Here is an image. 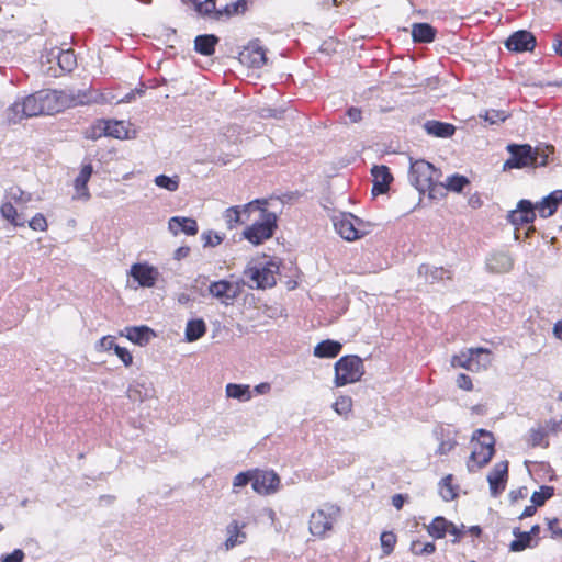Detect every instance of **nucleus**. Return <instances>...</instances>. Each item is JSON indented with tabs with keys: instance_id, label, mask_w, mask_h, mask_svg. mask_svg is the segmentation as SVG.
<instances>
[{
	"instance_id": "obj_57",
	"label": "nucleus",
	"mask_w": 562,
	"mask_h": 562,
	"mask_svg": "<svg viewBox=\"0 0 562 562\" xmlns=\"http://www.w3.org/2000/svg\"><path fill=\"white\" fill-rule=\"evenodd\" d=\"M546 425L550 434L562 432V417L559 420H549Z\"/></svg>"
},
{
	"instance_id": "obj_9",
	"label": "nucleus",
	"mask_w": 562,
	"mask_h": 562,
	"mask_svg": "<svg viewBox=\"0 0 562 562\" xmlns=\"http://www.w3.org/2000/svg\"><path fill=\"white\" fill-rule=\"evenodd\" d=\"M363 374L364 366L359 356H344L335 363V380L338 386L357 383Z\"/></svg>"
},
{
	"instance_id": "obj_40",
	"label": "nucleus",
	"mask_w": 562,
	"mask_h": 562,
	"mask_svg": "<svg viewBox=\"0 0 562 562\" xmlns=\"http://www.w3.org/2000/svg\"><path fill=\"white\" fill-rule=\"evenodd\" d=\"M554 153V147L551 145H541L533 148V156L536 157L533 167H543L549 162V158Z\"/></svg>"
},
{
	"instance_id": "obj_21",
	"label": "nucleus",
	"mask_w": 562,
	"mask_h": 562,
	"mask_svg": "<svg viewBox=\"0 0 562 562\" xmlns=\"http://www.w3.org/2000/svg\"><path fill=\"white\" fill-rule=\"evenodd\" d=\"M239 60L251 68H260L267 63L263 47L256 41L250 42L239 54Z\"/></svg>"
},
{
	"instance_id": "obj_15",
	"label": "nucleus",
	"mask_w": 562,
	"mask_h": 562,
	"mask_svg": "<svg viewBox=\"0 0 562 562\" xmlns=\"http://www.w3.org/2000/svg\"><path fill=\"white\" fill-rule=\"evenodd\" d=\"M243 284L239 281L218 280L211 282L209 293L220 303L228 306L240 295Z\"/></svg>"
},
{
	"instance_id": "obj_20",
	"label": "nucleus",
	"mask_w": 562,
	"mask_h": 562,
	"mask_svg": "<svg viewBox=\"0 0 562 562\" xmlns=\"http://www.w3.org/2000/svg\"><path fill=\"white\" fill-rule=\"evenodd\" d=\"M262 204L261 199H256L247 204L231 206L223 213V218L228 229H233L236 226L245 223L243 218V212H256V207Z\"/></svg>"
},
{
	"instance_id": "obj_56",
	"label": "nucleus",
	"mask_w": 562,
	"mask_h": 562,
	"mask_svg": "<svg viewBox=\"0 0 562 562\" xmlns=\"http://www.w3.org/2000/svg\"><path fill=\"white\" fill-rule=\"evenodd\" d=\"M457 445V441L454 439H448L440 442L438 447V453L440 454H447L449 453Z\"/></svg>"
},
{
	"instance_id": "obj_2",
	"label": "nucleus",
	"mask_w": 562,
	"mask_h": 562,
	"mask_svg": "<svg viewBox=\"0 0 562 562\" xmlns=\"http://www.w3.org/2000/svg\"><path fill=\"white\" fill-rule=\"evenodd\" d=\"M261 202L262 204L256 207L258 217L241 232L243 238L254 246L262 245L266 240L270 239L277 228V215L268 211L267 200H261Z\"/></svg>"
},
{
	"instance_id": "obj_8",
	"label": "nucleus",
	"mask_w": 562,
	"mask_h": 562,
	"mask_svg": "<svg viewBox=\"0 0 562 562\" xmlns=\"http://www.w3.org/2000/svg\"><path fill=\"white\" fill-rule=\"evenodd\" d=\"M493 352L486 348H468L451 358V367L463 368L480 372L486 370L493 362Z\"/></svg>"
},
{
	"instance_id": "obj_54",
	"label": "nucleus",
	"mask_w": 562,
	"mask_h": 562,
	"mask_svg": "<svg viewBox=\"0 0 562 562\" xmlns=\"http://www.w3.org/2000/svg\"><path fill=\"white\" fill-rule=\"evenodd\" d=\"M249 482L252 483V470L237 474L234 479L233 485L234 487H243Z\"/></svg>"
},
{
	"instance_id": "obj_38",
	"label": "nucleus",
	"mask_w": 562,
	"mask_h": 562,
	"mask_svg": "<svg viewBox=\"0 0 562 562\" xmlns=\"http://www.w3.org/2000/svg\"><path fill=\"white\" fill-rule=\"evenodd\" d=\"M109 123V131L108 136L114 137L117 139H125L130 137V123L125 121H110Z\"/></svg>"
},
{
	"instance_id": "obj_19",
	"label": "nucleus",
	"mask_w": 562,
	"mask_h": 562,
	"mask_svg": "<svg viewBox=\"0 0 562 562\" xmlns=\"http://www.w3.org/2000/svg\"><path fill=\"white\" fill-rule=\"evenodd\" d=\"M95 351L98 352H110L113 351L116 357L123 362L125 367H130L133 363V356L128 349L119 346L115 342V337L108 335L103 336L95 342Z\"/></svg>"
},
{
	"instance_id": "obj_39",
	"label": "nucleus",
	"mask_w": 562,
	"mask_h": 562,
	"mask_svg": "<svg viewBox=\"0 0 562 562\" xmlns=\"http://www.w3.org/2000/svg\"><path fill=\"white\" fill-rule=\"evenodd\" d=\"M550 434L548 431L547 425L544 427H539L536 429H531L529 432L528 442L531 447H544L549 446V441L547 440V436Z\"/></svg>"
},
{
	"instance_id": "obj_7",
	"label": "nucleus",
	"mask_w": 562,
	"mask_h": 562,
	"mask_svg": "<svg viewBox=\"0 0 562 562\" xmlns=\"http://www.w3.org/2000/svg\"><path fill=\"white\" fill-rule=\"evenodd\" d=\"M341 508L333 503H325L311 514L310 532L317 538H326L334 530L335 524L341 517Z\"/></svg>"
},
{
	"instance_id": "obj_53",
	"label": "nucleus",
	"mask_w": 562,
	"mask_h": 562,
	"mask_svg": "<svg viewBox=\"0 0 562 562\" xmlns=\"http://www.w3.org/2000/svg\"><path fill=\"white\" fill-rule=\"evenodd\" d=\"M547 522L551 537L562 539V527L560 520L558 518H548Z\"/></svg>"
},
{
	"instance_id": "obj_22",
	"label": "nucleus",
	"mask_w": 562,
	"mask_h": 562,
	"mask_svg": "<svg viewBox=\"0 0 562 562\" xmlns=\"http://www.w3.org/2000/svg\"><path fill=\"white\" fill-rule=\"evenodd\" d=\"M505 45L512 52L532 50L536 46V38L528 31H517L507 38Z\"/></svg>"
},
{
	"instance_id": "obj_36",
	"label": "nucleus",
	"mask_w": 562,
	"mask_h": 562,
	"mask_svg": "<svg viewBox=\"0 0 562 562\" xmlns=\"http://www.w3.org/2000/svg\"><path fill=\"white\" fill-rule=\"evenodd\" d=\"M513 533L515 540L510 543V550L514 552H519L537 544V540L532 539L530 533L521 532L519 528H515Z\"/></svg>"
},
{
	"instance_id": "obj_31",
	"label": "nucleus",
	"mask_w": 562,
	"mask_h": 562,
	"mask_svg": "<svg viewBox=\"0 0 562 562\" xmlns=\"http://www.w3.org/2000/svg\"><path fill=\"white\" fill-rule=\"evenodd\" d=\"M49 56L52 58L57 59L58 66L60 71L63 72H70L75 69L77 65V59L71 49L66 50H59V49H52L49 52Z\"/></svg>"
},
{
	"instance_id": "obj_33",
	"label": "nucleus",
	"mask_w": 562,
	"mask_h": 562,
	"mask_svg": "<svg viewBox=\"0 0 562 562\" xmlns=\"http://www.w3.org/2000/svg\"><path fill=\"white\" fill-rule=\"evenodd\" d=\"M425 131L436 137H451L454 134L456 127L452 124L439 122V121H427L424 124Z\"/></svg>"
},
{
	"instance_id": "obj_50",
	"label": "nucleus",
	"mask_w": 562,
	"mask_h": 562,
	"mask_svg": "<svg viewBox=\"0 0 562 562\" xmlns=\"http://www.w3.org/2000/svg\"><path fill=\"white\" fill-rule=\"evenodd\" d=\"M29 226L33 231L46 232L48 229V223L46 217L42 213L35 214L29 222Z\"/></svg>"
},
{
	"instance_id": "obj_47",
	"label": "nucleus",
	"mask_w": 562,
	"mask_h": 562,
	"mask_svg": "<svg viewBox=\"0 0 562 562\" xmlns=\"http://www.w3.org/2000/svg\"><path fill=\"white\" fill-rule=\"evenodd\" d=\"M334 409L339 415L348 416L352 409V400L348 396H340L334 403Z\"/></svg>"
},
{
	"instance_id": "obj_10",
	"label": "nucleus",
	"mask_w": 562,
	"mask_h": 562,
	"mask_svg": "<svg viewBox=\"0 0 562 562\" xmlns=\"http://www.w3.org/2000/svg\"><path fill=\"white\" fill-rule=\"evenodd\" d=\"M40 91L15 101L7 110V120L10 123H19L23 119L45 115Z\"/></svg>"
},
{
	"instance_id": "obj_41",
	"label": "nucleus",
	"mask_w": 562,
	"mask_h": 562,
	"mask_svg": "<svg viewBox=\"0 0 562 562\" xmlns=\"http://www.w3.org/2000/svg\"><path fill=\"white\" fill-rule=\"evenodd\" d=\"M154 182L157 187L165 189L169 192H175L178 190L180 184V178L179 176H166V175H159L155 177Z\"/></svg>"
},
{
	"instance_id": "obj_3",
	"label": "nucleus",
	"mask_w": 562,
	"mask_h": 562,
	"mask_svg": "<svg viewBox=\"0 0 562 562\" xmlns=\"http://www.w3.org/2000/svg\"><path fill=\"white\" fill-rule=\"evenodd\" d=\"M244 274L250 280L249 286L251 288H272L277 284L280 274V262L277 259L263 257L262 260L249 262Z\"/></svg>"
},
{
	"instance_id": "obj_48",
	"label": "nucleus",
	"mask_w": 562,
	"mask_h": 562,
	"mask_svg": "<svg viewBox=\"0 0 562 562\" xmlns=\"http://www.w3.org/2000/svg\"><path fill=\"white\" fill-rule=\"evenodd\" d=\"M201 239L204 247H216L223 241V235L217 232L206 231L202 233Z\"/></svg>"
},
{
	"instance_id": "obj_46",
	"label": "nucleus",
	"mask_w": 562,
	"mask_h": 562,
	"mask_svg": "<svg viewBox=\"0 0 562 562\" xmlns=\"http://www.w3.org/2000/svg\"><path fill=\"white\" fill-rule=\"evenodd\" d=\"M554 494V488L552 486L543 485L539 488V491H536L531 496V502L536 506H542L546 501L551 498Z\"/></svg>"
},
{
	"instance_id": "obj_12",
	"label": "nucleus",
	"mask_w": 562,
	"mask_h": 562,
	"mask_svg": "<svg viewBox=\"0 0 562 562\" xmlns=\"http://www.w3.org/2000/svg\"><path fill=\"white\" fill-rule=\"evenodd\" d=\"M438 177V170L430 162L423 159L411 162V181L418 191L430 189Z\"/></svg>"
},
{
	"instance_id": "obj_51",
	"label": "nucleus",
	"mask_w": 562,
	"mask_h": 562,
	"mask_svg": "<svg viewBox=\"0 0 562 562\" xmlns=\"http://www.w3.org/2000/svg\"><path fill=\"white\" fill-rule=\"evenodd\" d=\"M226 396L239 402H246L251 398L250 389H226Z\"/></svg>"
},
{
	"instance_id": "obj_35",
	"label": "nucleus",
	"mask_w": 562,
	"mask_h": 562,
	"mask_svg": "<svg viewBox=\"0 0 562 562\" xmlns=\"http://www.w3.org/2000/svg\"><path fill=\"white\" fill-rule=\"evenodd\" d=\"M439 494L443 501L450 502L458 497L459 485L453 483V475H446L439 483Z\"/></svg>"
},
{
	"instance_id": "obj_30",
	"label": "nucleus",
	"mask_w": 562,
	"mask_h": 562,
	"mask_svg": "<svg viewBox=\"0 0 562 562\" xmlns=\"http://www.w3.org/2000/svg\"><path fill=\"white\" fill-rule=\"evenodd\" d=\"M245 524H239L237 520H233L226 528L227 539L225 541L226 550L234 548L237 544H241L245 542L247 535L243 529L245 528Z\"/></svg>"
},
{
	"instance_id": "obj_11",
	"label": "nucleus",
	"mask_w": 562,
	"mask_h": 562,
	"mask_svg": "<svg viewBox=\"0 0 562 562\" xmlns=\"http://www.w3.org/2000/svg\"><path fill=\"white\" fill-rule=\"evenodd\" d=\"M335 231L341 238L353 241L368 234V225L351 213H340L333 217Z\"/></svg>"
},
{
	"instance_id": "obj_42",
	"label": "nucleus",
	"mask_w": 562,
	"mask_h": 562,
	"mask_svg": "<svg viewBox=\"0 0 562 562\" xmlns=\"http://www.w3.org/2000/svg\"><path fill=\"white\" fill-rule=\"evenodd\" d=\"M469 184V179L464 176L453 175L446 179L445 187L453 192L460 193Z\"/></svg>"
},
{
	"instance_id": "obj_23",
	"label": "nucleus",
	"mask_w": 562,
	"mask_h": 562,
	"mask_svg": "<svg viewBox=\"0 0 562 562\" xmlns=\"http://www.w3.org/2000/svg\"><path fill=\"white\" fill-rule=\"evenodd\" d=\"M535 206L528 200L519 201L516 210L512 211L508 215L510 223L516 226L530 224L535 221Z\"/></svg>"
},
{
	"instance_id": "obj_49",
	"label": "nucleus",
	"mask_w": 562,
	"mask_h": 562,
	"mask_svg": "<svg viewBox=\"0 0 562 562\" xmlns=\"http://www.w3.org/2000/svg\"><path fill=\"white\" fill-rule=\"evenodd\" d=\"M480 117L490 124H496L498 122H504L507 119V115L504 111L486 110L484 113L480 114Z\"/></svg>"
},
{
	"instance_id": "obj_32",
	"label": "nucleus",
	"mask_w": 562,
	"mask_h": 562,
	"mask_svg": "<svg viewBox=\"0 0 562 562\" xmlns=\"http://www.w3.org/2000/svg\"><path fill=\"white\" fill-rule=\"evenodd\" d=\"M217 44V36L213 34H203L195 37L194 49L201 55L211 56L214 54Z\"/></svg>"
},
{
	"instance_id": "obj_28",
	"label": "nucleus",
	"mask_w": 562,
	"mask_h": 562,
	"mask_svg": "<svg viewBox=\"0 0 562 562\" xmlns=\"http://www.w3.org/2000/svg\"><path fill=\"white\" fill-rule=\"evenodd\" d=\"M92 171L93 169L90 164L82 166L79 175L75 179L76 199L88 200L90 198L87 184L92 175Z\"/></svg>"
},
{
	"instance_id": "obj_62",
	"label": "nucleus",
	"mask_w": 562,
	"mask_h": 562,
	"mask_svg": "<svg viewBox=\"0 0 562 562\" xmlns=\"http://www.w3.org/2000/svg\"><path fill=\"white\" fill-rule=\"evenodd\" d=\"M553 335L557 339L562 340V318L554 324Z\"/></svg>"
},
{
	"instance_id": "obj_18",
	"label": "nucleus",
	"mask_w": 562,
	"mask_h": 562,
	"mask_svg": "<svg viewBox=\"0 0 562 562\" xmlns=\"http://www.w3.org/2000/svg\"><path fill=\"white\" fill-rule=\"evenodd\" d=\"M507 480L508 461L497 462L487 475L492 496L496 497L505 491Z\"/></svg>"
},
{
	"instance_id": "obj_17",
	"label": "nucleus",
	"mask_w": 562,
	"mask_h": 562,
	"mask_svg": "<svg viewBox=\"0 0 562 562\" xmlns=\"http://www.w3.org/2000/svg\"><path fill=\"white\" fill-rule=\"evenodd\" d=\"M279 484L280 479L274 472L252 470V488L256 493L261 495L274 493Z\"/></svg>"
},
{
	"instance_id": "obj_5",
	"label": "nucleus",
	"mask_w": 562,
	"mask_h": 562,
	"mask_svg": "<svg viewBox=\"0 0 562 562\" xmlns=\"http://www.w3.org/2000/svg\"><path fill=\"white\" fill-rule=\"evenodd\" d=\"M32 193L13 186L5 190L4 199L0 205L1 216L15 227H22L25 220L22 213L18 212V206H24L32 201Z\"/></svg>"
},
{
	"instance_id": "obj_25",
	"label": "nucleus",
	"mask_w": 562,
	"mask_h": 562,
	"mask_svg": "<svg viewBox=\"0 0 562 562\" xmlns=\"http://www.w3.org/2000/svg\"><path fill=\"white\" fill-rule=\"evenodd\" d=\"M120 336L127 338L135 345L146 346L156 335L147 326H131L121 330Z\"/></svg>"
},
{
	"instance_id": "obj_29",
	"label": "nucleus",
	"mask_w": 562,
	"mask_h": 562,
	"mask_svg": "<svg viewBox=\"0 0 562 562\" xmlns=\"http://www.w3.org/2000/svg\"><path fill=\"white\" fill-rule=\"evenodd\" d=\"M342 350V345L339 341L326 339L318 342L313 350V355L316 358L331 359L337 357Z\"/></svg>"
},
{
	"instance_id": "obj_52",
	"label": "nucleus",
	"mask_w": 562,
	"mask_h": 562,
	"mask_svg": "<svg viewBox=\"0 0 562 562\" xmlns=\"http://www.w3.org/2000/svg\"><path fill=\"white\" fill-rule=\"evenodd\" d=\"M560 202H562V190H555L544 198V204L551 203V209L547 214H554Z\"/></svg>"
},
{
	"instance_id": "obj_14",
	"label": "nucleus",
	"mask_w": 562,
	"mask_h": 562,
	"mask_svg": "<svg viewBox=\"0 0 562 562\" xmlns=\"http://www.w3.org/2000/svg\"><path fill=\"white\" fill-rule=\"evenodd\" d=\"M510 157L504 162L503 170L533 167L536 157L530 145L510 144L507 146Z\"/></svg>"
},
{
	"instance_id": "obj_27",
	"label": "nucleus",
	"mask_w": 562,
	"mask_h": 562,
	"mask_svg": "<svg viewBox=\"0 0 562 562\" xmlns=\"http://www.w3.org/2000/svg\"><path fill=\"white\" fill-rule=\"evenodd\" d=\"M371 173L373 177L372 194L378 195L385 193L393 180L389 168L385 166H374Z\"/></svg>"
},
{
	"instance_id": "obj_6",
	"label": "nucleus",
	"mask_w": 562,
	"mask_h": 562,
	"mask_svg": "<svg viewBox=\"0 0 562 562\" xmlns=\"http://www.w3.org/2000/svg\"><path fill=\"white\" fill-rule=\"evenodd\" d=\"M195 11L216 19L243 14L247 10V0H188Z\"/></svg>"
},
{
	"instance_id": "obj_34",
	"label": "nucleus",
	"mask_w": 562,
	"mask_h": 562,
	"mask_svg": "<svg viewBox=\"0 0 562 562\" xmlns=\"http://www.w3.org/2000/svg\"><path fill=\"white\" fill-rule=\"evenodd\" d=\"M436 30L428 23H414L412 37L416 43H430L435 40Z\"/></svg>"
},
{
	"instance_id": "obj_45",
	"label": "nucleus",
	"mask_w": 562,
	"mask_h": 562,
	"mask_svg": "<svg viewBox=\"0 0 562 562\" xmlns=\"http://www.w3.org/2000/svg\"><path fill=\"white\" fill-rule=\"evenodd\" d=\"M411 552L414 555L432 554L436 551L434 542H422L420 540H414L411 543Z\"/></svg>"
},
{
	"instance_id": "obj_59",
	"label": "nucleus",
	"mask_w": 562,
	"mask_h": 562,
	"mask_svg": "<svg viewBox=\"0 0 562 562\" xmlns=\"http://www.w3.org/2000/svg\"><path fill=\"white\" fill-rule=\"evenodd\" d=\"M535 209H537V210H538V212H539V214H540V216H541V217H544V218H546V217H549V216H551V215H552V214H547V213H548V211H550V209H551V203H549V204H544V199H543L540 203H538V204L535 206Z\"/></svg>"
},
{
	"instance_id": "obj_4",
	"label": "nucleus",
	"mask_w": 562,
	"mask_h": 562,
	"mask_svg": "<svg viewBox=\"0 0 562 562\" xmlns=\"http://www.w3.org/2000/svg\"><path fill=\"white\" fill-rule=\"evenodd\" d=\"M472 451L467 462L470 472H476L488 464L495 453V439L492 432L477 429L471 439Z\"/></svg>"
},
{
	"instance_id": "obj_44",
	"label": "nucleus",
	"mask_w": 562,
	"mask_h": 562,
	"mask_svg": "<svg viewBox=\"0 0 562 562\" xmlns=\"http://www.w3.org/2000/svg\"><path fill=\"white\" fill-rule=\"evenodd\" d=\"M380 540L383 555H390L393 552L395 544L397 542L396 535L392 531H384L382 532Z\"/></svg>"
},
{
	"instance_id": "obj_1",
	"label": "nucleus",
	"mask_w": 562,
	"mask_h": 562,
	"mask_svg": "<svg viewBox=\"0 0 562 562\" xmlns=\"http://www.w3.org/2000/svg\"><path fill=\"white\" fill-rule=\"evenodd\" d=\"M44 114L59 113L66 109L86 105L99 101V95H92L85 90H44L40 91Z\"/></svg>"
},
{
	"instance_id": "obj_58",
	"label": "nucleus",
	"mask_w": 562,
	"mask_h": 562,
	"mask_svg": "<svg viewBox=\"0 0 562 562\" xmlns=\"http://www.w3.org/2000/svg\"><path fill=\"white\" fill-rule=\"evenodd\" d=\"M350 122L358 123L362 120V111L359 108H350L347 111Z\"/></svg>"
},
{
	"instance_id": "obj_24",
	"label": "nucleus",
	"mask_w": 562,
	"mask_h": 562,
	"mask_svg": "<svg viewBox=\"0 0 562 562\" xmlns=\"http://www.w3.org/2000/svg\"><path fill=\"white\" fill-rule=\"evenodd\" d=\"M514 260L507 251H495L486 259V268L493 273H506L512 270Z\"/></svg>"
},
{
	"instance_id": "obj_26",
	"label": "nucleus",
	"mask_w": 562,
	"mask_h": 562,
	"mask_svg": "<svg viewBox=\"0 0 562 562\" xmlns=\"http://www.w3.org/2000/svg\"><path fill=\"white\" fill-rule=\"evenodd\" d=\"M169 232L177 236L179 233H184L189 236L198 234V223L194 218L186 216H173L168 222Z\"/></svg>"
},
{
	"instance_id": "obj_64",
	"label": "nucleus",
	"mask_w": 562,
	"mask_h": 562,
	"mask_svg": "<svg viewBox=\"0 0 562 562\" xmlns=\"http://www.w3.org/2000/svg\"><path fill=\"white\" fill-rule=\"evenodd\" d=\"M457 382H458L459 386H471L472 385L471 379L465 374H460Z\"/></svg>"
},
{
	"instance_id": "obj_37",
	"label": "nucleus",
	"mask_w": 562,
	"mask_h": 562,
	"mask_svg": "<svg viewBox=\"0 0 562 562\" xmlns=\"http://www.w3.org/2000/svg\"><path fill=\"white\" fill-rule=\"evenodd\" d=\"M206 333V325L203 319H191L186 326V339L189 342L195 341L204 336Z\"/></svg>"
},
{
	"instance_id": "obj_61",
	"label": "nucleus",
	"mask_w": 562,
	"mask_h": 562,
	"mask_svg": "<svg viewBox=\"0 0 562 562\" xmlns=\"http://www.w3.org/2000/svg\"><path fill=\"white\" fill-rule=\"evenodd\" d=\"M482 530L479 526L465 527V536L470 535L473 538L480 537Z\"/></svg>"
},
{
	"instance_id": "obj_55",
	"label": "nucleus",
	"mask_w": 562,
	"mask_h": 562,
	"mask_svg": "<svg viewBox=\"0 0 562 562\" xmlns=\"http://www.w3.org/2000/svg\"><path fill=\"white\" fill-rule=\"evenodd\" d=\"M24 553L22 550L16 549L12 553L2 557L1 562H22Z\"/></svg>"
},
{
	"instance_id": "obj_13",
	"label": "nucleus",
	"mask_w": 562,
	"mask_h": 562,
	"mask_svg": "<svg viewBox=\"0 0 562 562\" xmlns=\"http://www.w3.org/2000/svg\"><path fill=\"white\" fill-rule=\"evenodd\" d=\"M428 535L435 539H442L447 535L453 537L452 542L458 543L465 537V526H457L442 516L435 517L429 525L426 526Z\"/></svg>"
},
{
	"instance_id": "obj_60",
	"label": "nucleus",
	"mask_w": 562,
	"mask_h": 562,
	"mask_svg": "<svg viewBox=\"0 0 562 562\" xmlns=\"http://www.w3.org/2000/svg\"><path fill=\"white\" fill-rule=\"evenodd\" d=\"M189 252H190L189 247H180L175 251V259L181 260V259L186 258L189 255Z\"/></svg>"
},
{
	"instance_id": "obj_43",
	"label": "nucleus",
	"mask_w": 562,
	"mask_h": 562,
	"mask_svg": "<svg viewBox=\"0 0 562 562\" xmlns=\"http://www.w3.org/2000/svg\"><path fill=\"white\" fill-rule=\"evenodd\" d=\"M109 123L108 120H99L90 126L87 131V137L97 139L102 136H108Z\"/></svg>"
},
{
	"instance_id": "obj_63",
	"label": "nucleus",
	"mask_w": 562,
	"mask_h": 562,
	"mask_svg": "<svg viewBox=\"0 0 562 562\" xmlns=\"http://www.w3.org/2000/svg\"><path fill=\"white\" fill-rule=\"evenodd\" d=\"M392 504L395 508L401 509L404 504V497L401 494H396L392 497Z\"/></svg>"
},
{
	"instance_id": "obj_16",
	"label": "nucleus",
	"mask_w": 562,
	"mask_h": 562,
	"mask_svg": "<svg viewBox=\"0 0 562 562\" xmlns=\"http://www.w3.org/2000/svg\"><path fill=\"white\" fill-rule=\"evenodd\" d=\"M128 276L142 288L155 286L159 271L156 267L147 262H137L131 266Z\"/></svg>"
}]
</instances>
